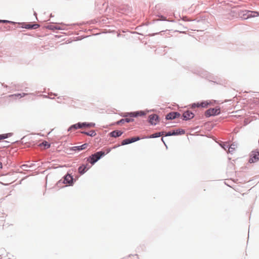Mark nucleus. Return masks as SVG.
I'll return each mask as SVG.
<instances>
[{"mask_svg": "<svg viewBox=\"0 0 259 259\" xmlns=\"http://www.w3.org/2000/svg\"><path fill=\"white\" fill-rule=\"evenodd\" d=\"M106 152L103 151H98L94 154L90 155L88 158L87 161L90 162L92 165H94L101 158L104 157L106 154L109 153L111 151L110 149H107Z\"/></svg>", "mask_w": 259, "mask_h": 259, "instance_id": "obj_1", "label": "nucleus"}, {"mask_svg": "<svg viewBox=\"0 0 259 259\" xmlns=\"http://www.w3.org/2000/svg\"><path fill=\"white\" fill-rule=\"evenodd\" d=\"M192 72L194 74H196L202 78H204L207 79V80L212 81L211 79H213V77L211 75L209 72L207 71L204 70L203 69L198 67L195 69H193L192 70Z\"/></svg>", "mask_w": 259, "mask_h": 259, "instance_id": "obj_2", "label": "nucleus"}, {"mask_svg": "<svg viewBox=\"0 0 259 259\" xmlns=\"http://www.w3.org/2000/svg\"><path fill=\"white\" fill-rule=\"evenodd\" d=\"M75 181V179L71 174H67L63 177L62 179L57 182V186L58 187H61V184H63L68 185V186H72Z\"/></svg>", "mask_w": 259, "mask_h": 259, "instance_id": "obj_3", "label": "nucleus"}, {"mask_svg": "<svg viewBox=\"0 0 259 259\" xmlns=\"http://www.w3.org/2000/svg\"><path fill=\"white\" fill-rule=\"evenodd\" d=\"M221 113V108L219 106L214 108H210L207 110L205 112V115L206 117L214 116L218 115Z\"/></svg>", "mask_w": 259, "mask_h": 259, "instance_id": "obj_4", "label": "nucleus"}, {"mask_svg": "<svg viewBox=\"0 0 259 259\" xmlns=\"http://www.w3.org/2000/svg\"><path fill=\"white\" fill-rule=\"evenodd\" d=\"M185 131L182 128H177L169 131L168 132H165L164 135L166 137L171 136H179L185 134Z\"/></svg>", "mask_w": 259, "mask_h": 259, "instance_id": "obj_5", "label": "nucleus"}, {"mask_svg": "<svg viewBox=\"0 0 259 259\" xmlns=\"http://www.w3.org/2000/svg\"><path fill=\"white\" fill-rule=\"evenodd\" d=\"M249 162L254 163L259 160V151H252L250 154Z\"/></svg>", "mask_w": 259, "mask_h": 259, "instance_id": "obj_6", "label": "nucleus"}, {"mask_svg": "<svg viewBox=\"0 0 259 259\" xmlns=\"http://www.w3.org/2000/svg\"><path fill=\"white\" fill-rule=\"evenodd\" d=\"M159 117L156 114H152L148 117V119L147 121H148L151 125H155L157 122L159 121Z\"/></svg>", "mask_w": 259, "mask_h": 259, "instance_id": "obj_7", "label": "nucleus"}, {"mask_svg": "<svg viewBox=\"0 0 259 259\" xmlns=\"http://www.w3.org/2000/svg\"><path fill=\"white\" fill-rule=\"evenodd\" d=\"M146 115V111H137L133 112L126 113V114L124 115L123 117H126L129 116L131 117H137L138 116H144Z\"/></svg>", "mask_w": 259, "mask_h": 259, "instance_id": "obj_8", "label": "nucleus"}, {"mask_svg": "<svg viewBox=\"0 0 259 259\" xmlns=\"http://www.w3.org/2000/svg\"><path fill=\"white\" fill-rule=\"evenodd\" d=\"M194 116L195 115L192 112L187 110L185 111L182 114V119L183 120L187 121L193 118Z\"/></svg>", "mask_w": 259, "mask_h": 259, "instance_id": "obj_9", "label": "nucleus"}, {"mask_svg": "<svg viewBox=\"0 0 259 259\" xmlns=\"http://www.w3.org/2000/svg\"><path fill=\"white\" fill-rule=\"evenodd\" d=\"M181 116V114L177 111H172L169 112L165 115V119L166 120H173L179 118Z\"/></svg>", "mask_w": 259, "mask_h": 259, "instance_id": "obj_10", "label": "nucleus"}, {"mask_svg": "<svg viewBox=\"0 0 259 259\" xmlns=\"http://www.w3.org/2000/svg\"><path fill=\"white\" fill-rule=\"evenodd\" d=\"M19 24L21 25V27L27 29H36L39 27V25L36 23L31 24H26L24 22L19 23Z\"/></svg>", "mask_w": 259, "mask_h": 259, "instance_id": "obj_11", "label": "nucleus"}, {"mask_svg": "<svg viewBox=\"0 0 259 259\" xmlns=\"http://www.w3.org/2000/svg\"><path fill=\"white\" fill-rule=\"evenodd\" d=\"M127 116L125 117V118H122V119H120L119 120L116 121L114 124L119 125V124H123L125 122L130 123V122H131L134 121V119L133 118H127Z\"/></svg>", "mask_w": 259, "mask_h": 259, "instance_id": "obj_12", "label": "nucleus"}, {"mask_svg": "<svg viewBox=\"0 0 259 259\" xmlns=\"http://www.w3.org/2000/svg\"><path fill=\"white\" fill-rule=\"evenodd\" d=\"M123 132H122L121 131L114 130V131L111 132L109 134V135L111 137L116 138H118V137H119L120 136H121L123 134Z\"/></svg>", "mask_w": 259, "mask_h": 259, "instance_id": "obj_13", "label": "nucleus"}, {"mask_svg": "<svg viewBox=\"0 0 259 259\" xmlns=\"http://www.w3.org/2000/svg\"><path fill=\"white\" fill-rule=\"evenodd\" d=\"M243 15L246 16V18H249L256 17L259 15V13L257 11H247Z\"/></svg>", "mask_w": 259, "mask_h": 259, "instance_id": "obj_14", "label": "nucleus"}, {"mask_svg": "<svg viewBox=\"0 0 259 259\" xmlns=\"http://www.w3.org/2000/svg\"><path fill=\"white\" fill-rule=\"evenodd\" d=\"M87 166L88 164H83L78 167V170L80 175H83L90 168V167H88Z\"/></svg>", "mask_w": 259, "mask_h": 259, "instance_id": "obj_15", "label": "nucleus"}, {"mask_svg": "<svg viewBox=\"0 0 259 259\" xmlns=\"http://www.w3.org/2000/svg\"><path fill=\"white\" fill-rule=\"evenodd\" d=\"M88 145H89L88 143H84L80 146H76L72 147L71 148V150H73V151H81L82 150L86 149L87 148V147L88 146Z\"/></svg>", "mask_w": 259, "mask_h": 259, "instance_id": "obj_16", "label": "nucleus"}, {"mask_svg": "<svg viewBox=\"0 0 259 259\" xmlns=\"http://www.w3.org/2000/svg\"><path fill=\"white\" fill-rule=\"evenodd\" d=\"M165 132H156L153 134L147 136V139L156 138L160 137L161 135H164Z\"/></svg>", "mask_w": 259, "mask_h": 259, "instance_id": "obj_17", "label": "nucleus"}, {"mask_svg": "<svg viewBox=\"0 0 259 259\" xmlns=\"http://www.w3.org/2000/svg\"><path fill=\"white\" fill-rule=\"evenodd\" d=\"M79 128H82L81 124L80 122H78L77 123L71 125L68 129V131L69 132L71 130H75Z\"/></svg>", "mask_w": 259, "mask_h": 259, "instance_id": "obj_18", "label": "nucleus"}, {"mask_svg": "<svg viewBox=\"0 0 259 259\" xmlns=\"http://www.w3.org/2000/svg\"><path fill=\"white\" fill-rule=\"evenodd\" d=\"M82 128L84 127H95L96 124L94 122H81Z\"/></svg>", "mask_w": 259, "mask_h": 259, "instance_id": "obj_19", "label": "nucleus"}, {"mask_svg": "<svg viewBox=\"0 0 259 259\" xmlns=\"http://www.w3.org/2000/svg\"><path fill=\"white\" fill-rule=\"evenodd\" d=\"M47 28L50 30H62L63 28L62 27L58 26L57 25H54L53 24H49L47 26Z\"/></svg>", "mask_w": 259, "mask_h": 259, "instance_id": "obj_20", "label": "nucleus"}, {"mask_svg": "<svg viewBox=\"0 0 259 259\" xmlns=\"http://www.w3.org/2000/svg\"><path fill=\"white\" fill-rule=\"evenodd\" d=\"M81 133L92 137L96 135V133L94 130H92L90 132L82 131Z\"/></svg>", "mask_w": 259, "mask_h": 259, "instance_id": "obj_21", "label": "nucleus"}, {"mask_svg": "<svg viewBox=\"0 0 259 259\" xmlns=\"http://www.w3.org/2000/svg\"><path fill=\"white\" fill-rule=\"evenodd\" d=\"M12 136V133H7L0 135V140L7 139Z\"/></svg>", "mask_w": 259, "mask_h": 259, "instance_id": "obj_22", "label": "nucleus"}, {"mask_svg": "<svg viewBox=\"0 0 259 259\" xmlns=\"http://www.w3.org/2000/svg\"><path fill=\"white\" fill-rule=\"evenodd\" d=\"M209 103L207 101H203L199 103V107L206 108L209 105Z\"/></svg>", "mask_w": 259, "mask_h": 259, "instance_id": "obj_23", "label": "nucleus"}, {"mask_svg": "<svg viewBox=\"0 0 259 259\" xmlns=\"http://www.w3.org/2000/svg\"><path fill=\"white\" fill-rule=\"evenodd\" d=\"M235 146L234 144L227 145V148L228 149L230 153H232L235 150Z\"/></svg>", "mask_w": 259, "mask_h": 259, "instance_id": "obj_24", "label": "nucleus"}, {"mask_svg": "<svg viewBox=\"0 0 259 259\" xmlns=\"http://www.w3.org/2000/svg\"><path fill=\"white\" fill-rule=\"evenodd\" d=\"M158 16L159 18L158 19H157L156 21H167V22H172L173 21L167 20L166 19V17H165L164 16L158 15Z\"/></svg>", "mask_w": 259, "mask_h": 259, "instance_id": "obj_25", "label": "nucleus"}, {"mask_svg": "<svg viewBox=\"0 0 259 259\" xmlns=\"http://www.w3.org/2000/svg\"><path fill=\"white\" fill-rule=\"evenodd\" d=\"M140 139H141V138L138 136L133 137L130 138L131 143H133L134 142L138 141L140 140Z\"/></svg>", "mask_w": 259, "mask_h": 259, "instance_id": "obj_26", "label": "nucleus"}, {"mask_svg": "<svg viewBox=\"0 0 259 259\" xmlns=\"http://www.w3.org/2000/svg\"><path fill=\"white\" fill-rule=\"evenodd\" d=\"M131 144L130 138H127V139H125L122 141V142L121 143V145L123 146V145H127V144Z\"/></svg>", "mask_w": 259, "mask_h": 259, "instance_id": "obj_27", "label": "nucleus"}, {"mask_svg": "<svg viewBox=\"0 0 259 259\" xmlns=\"http://www.w3.org/2000/svg\"><path fill=\"white\" fill-rule=\"evenodd\" d=\"M40 145L44 146L47 149L49 148L51 146V144L46 141H43Z\"/></svg>", "mask_w": 259, "mask_h": 259, "instance_id": "obj_28", "label": "nucleus"}, {"mask_svg": "<svg viewBox=\"0 0 259 259\" xmlns=\"http://www.w3.org/2000/svg\"><path fill=\"white\" fill-rule=\"evenodd\" d=\"M27 95V94H26V93H22V94H15L13 96H16L18 97H19V98H21L22 97H24V96H25Z\"/></svg>", "mask_w": 259, "mask_h": 259, "instance_id": "obj_29", "label": "nucleus"}, {"mask_svg": "<svg viewBox=\"0 0 259 259\" xmlns=\"http://www.w3.org/2000/svg\"><path fill=\"white\" fill-rule=\"evenodd\" d=\"M191 108H194L196 107H199V102L194 103L192 104L191 105Z\"/></svg>", "mask_w": 259, "mask_h": 259, "instance_id": "obj_30", "label": "nucleus"}, {"mask_svg": "<svg viewBox=\"0 0 259 259\" xmlns=\"http://www.w3.org/2000/svg\"><path fill=\"white\" fill-rule=\"evenodd\" d=\"M2 22L4 23H10V24H13L14 23V22L9 21V20H2Z\"/></svg>", "mask_w": 259, "mask_h": 259, "instance_id": "obj_31", "label": "nucleus"}, {"mask_svg": "<svg viewBox=\"0 0 259 259\" xmlns=\"http://www.w3.org/2000/svg\"><path fill=\"white\" fill-rule=\"evenodd\" d=\"M30 166H28L27 164H23L22 165L21 167L23 170H26V168L30 167Z\"/></svg>", "mask_w": 259, "mask_h": 259, "instance_id": "obj_32", "label": "nucleus"}, {"mask_svg": "<svg viewBox=\"0 0 259 259\" xmlns=\"http://www.w3.org/2000/svg\"><path fill=\"white\" fill-rule=\"evenodd\" d=\"M139 35H141L142 36V38H141L139 37V39L142 42H144V41L143 40V39L145 38L144 35L142 33H138Z\"/></svg>", "mask_w": 259, "mask_h": 259, "instance_id": "obj_33", "label": "nucleus"}, {"mask_svg": "<svg viewBox=\"0 0 259 259\" xmlns=\"http://www.w3.org/2000/svg\"><path fill=\"white\" fill-rule=\"evenodd\" d=\"M227 145H229L228 143H224L223 145H221V147L222 148H223L225 150H226L227 149Z\"/></svg>", "mask_w": 259, "mask_h": 259, "instance_id": "obj_34", "label": "nucleus"}, {"mask_svg": "<svg viewBox=\"0 0 259 259\" xmlns=\"http://www.w3.org/2000/svg\"><path fill=\"white\" fill-rule=\"evenodd\" d=\"M161 141H162V142L164 143V144L166 146L165 143V142H164V139H163V137H162V138H161Z\"/></svg>", "mask_w": 259, "mask_h": 259, "instance_id": "obj_35", "label": "nucleus"}, {"mask_svg": "<svg viewBox=\"0 0 259 259\" xmlns=\"http://www.w3.org/2000/svg\"><path fill=\"white\" fill-rule=\"evenodd\" d=\"M44 97H45V98H49L51 99H54V98H52V97H48V96H47V95H44Z\"/></svg>", "mask_w": 259, "mask_h": 259, "instance_id": "obj_36", "label": "nucleus"}, {"mask_svg": "<svg viewBox=\"0 0 259 259\" xmlns=\"http://www.w3.org/2000/svg\"><path fill=\"white\" fill-rule=\"evenodd\" d=\"M49 95H53L55 96H57V95L56 94H55V93L53 94L52 93H49Z\"/></svg>", "mask_w": 259, "mask_h": 259, "instance_id": "obj_37", "label": "nucleus"}, {"mask_svg": "<svg viewBox=\"0 0 259 259\" xmlns=\"http://www.w3.org/2000/svg\"><path fill=\"white\" fill-rule=\"evenodd\" d=\"M3 165L2 162H0V169L2 168Z\"/></svg>", "mask_w": 259, "mask_h": 259, "instance_id": "obj_38", "label": "nucleus"}, {"mask_svg": "<svg viewBox=\"0 0 259 259\" xmlns=\"http://www.w3.org/2000/svg\"><path fill=\"white\" fill-rule=\"evenodd\" d=\"M155 8L156 9H159V6L158 5H156L155 6Z\"/></svg>", "mask_w": 259, "mask_h": 259, "instance_id": "obj_39", "label": "nucleus"}, {"mask_svg": "<svg viewBox=\"0 0 259 259\" xmlns=\"http://www.w3.org/2000/svg\"><path fill=\"white\" fill-rule=\"evenodd\" d=\"M2 85H3L4 87H6V88H7V85H5L4 84H2Z\"/></svg>", "mask_w": 259, "mask_h": 259, "instance_id": "obj_40", "label": "nucleus"}, {"mask_svg": "<svg viewBox=\"0 0 259 259\" xmlns=\"http://www.w3.org/2000/svg\"><path fill=\"white\" fill-rule=\"evenodd\" d=\"M58 99H59V100H60V99H61V97H59L57 98Z\"/></svg>", "mask_w": 259, "mask_h": 259, "instance_id": "obj_41", "label": "nucleus"}, {"mask_svg": "<svg viewBox=\"0 0 259 259\" xmlns=\"http://www.w3.org/2000/svg\"><path fill=\"white\" fill-rule=\"evenodd\" d=\"M58 99H59V100H60V99H61V97H59L57 98Z\"/></svg>", "mask_w": 259, "mask_h": 259, "instance_id": "obj_42", "label": "nucleus"}, {"mask_svg": "<svg viewBox=\"0 0 259 259\" xmlns=\"http://www.w3.org/2000/svg\"><path fill=\"white\" fill-rule=\"evenodd\" d=\"M146 112H147H147H149V110H148L147 109Z\"/></svg>", "mask_w": 259, "mask_h": 259, "instance_id": "obj_43", "label": "nucleus"}, {"mask_svg": "<svg viewBox=\"0 0 259 259\" xmlns=\"http://www.w3.org/2000/svg\"><path fill=\"white\" fill-rule=\"evenodd\" d=\"M133 33H138L137 32H134Z\"/></svg>", "mask_w": 259, "mask_h": 259, "instance_id": "obj_44", "label": "nucleus"}, {"mask_svg": "<svg viewBox=\"0 0 259 259\" xmlns=\"http://www.w3.org/2000/svg\"><path fill=\"white\" fill-rule=\"evenodd\" d=\"M146 25H148V22H147V21Z\"/></svg>", "mask_w": 259, "mask_h": 259, "instance_id": "obj_45", "label": "nucleus"}, {"mask_svg": "<svg viewBox=\"0 0 259 259\" xmlns=\"http://www.w3.org/2000/svg\"><path fill=\"white\" fill-rule=\"evenodd\" d=\"M0 22H2V20H0Z\"/></svg>", "mask_w": 259, "mask_h": 259, "instance_id": "obj_46", "label": "nucleus"}]
</instances>
